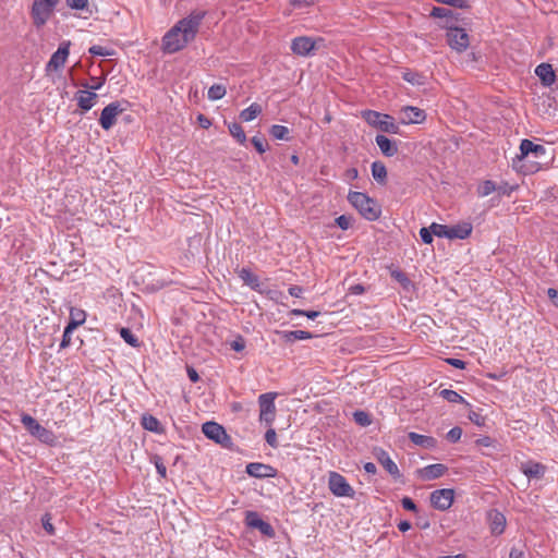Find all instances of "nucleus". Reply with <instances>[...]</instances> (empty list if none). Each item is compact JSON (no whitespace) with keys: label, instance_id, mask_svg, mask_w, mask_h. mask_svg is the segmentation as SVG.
I'll use <instances>...</instances> for the list:
<instances>
[{"label":"nucleus","instance_id":"nucleus-1","mask_svg":"<svg viewBox=\"0 0 558 558\" xmlns=\"http://www.w3.org/2000/svg\"><path fill=\"white\" fill-rule=\"evenodd\" d=\"M205 10H193L187 16L178 21L162 37V51L175 53L193 41L205 19Z\"/></svg>","mask_w":558,"mask_h":558},{"label":"nucleus","instance_id":"nucleus-2","mask_svg":"<svg viewBox=\"0 0 558 558\" xmlns=\"http://www.w3.org/2000/svg\"><path fill=\"white\" fill-rule=\"evenodd\" d=\"M349 203L359 210L363 218L374 221L380 216V208L376 202L362 192H350L348 195Z\"/></svg>","mask_w":558,"mask_h":558},{"label":"nucleus","instance_id":"nucleus-3","mask_svg":"<svg viewBox=\"0 0 558 558\" xmlns=\"http://www.w3.org/2000/svg\"><path fill=\"white\" fill-rule=\"evenodd\" d=\"M362 117L371 126H374L381 132L390 134L399 133L398 124L395 123L393 118L389 114L374 110H364L362 112Z\"/></svg>","mask_w":558,"mask_h":558},{"label":"nucleus","instance_id":"nucleus-4","mask_svg":"<svg viewBox=\"0 0 558 558\" xmlns=\"http://www.w3.org/2000/svg\"><path fill=\"white\" fill-rule=\"evenodd\" d=\"M21 423L25 427V429L34 437H36L39 441L46 445H53L56 441V435L50 429H47L43 425L38 423L36 418L31 416L29 414H22Z\"/></svg>","mask_w":558,"mask_h":558},{"label":"nucleus","instance_id":"nucleus-5","mask_svg":"<svg viewBox=\"0 0 558 558\" xmlns=\"http://www.w3.org/2000/svg\"><path fill=\"white\" fill-rule=\"evenodd\" d=\"M202 432L208 439L214 440L223 448L231 449L233 446L232 438L227 434L225 427L216 422L204 423Z\"/></svg>","mask_w":558,"mask_h":558},{"label":"nucleus","instance_id":"nucleus-6","mask_svg":"<svg viewBox=\"0 0 558 558\" xmlns=\"http://www.w3.org/2000/svg\"><path fill=\"white\" fill-rule=\"evenodd\" d=\"M276 392L262 393L258 397L259 405V421L265 422L267 425H271L276 416L275 399Z\"/></svg>","mask_w":558,"mask_h":558},{"label":"nucleus","instance_id":"nucleus-7","mask_svg":"<svg viewBox=\"0 0 558 558\" xmlns=\"http://www.w3.org/2000/svg\"><path fill=\"white\" fill-rule=\"evenodd\" d=\"M328 487L330 492L337 497L353 498L355 495V490L348 483L347 478L337 472L329 473Z\"/></svg>","mask_w":558,"mask_h":558},{"label":"nucleus","instance_id":"nucleus-8","mask_svg":"<svg viewBox=\"0 0 558 558\" xmlns=\"http://www.w3.org/2000/svg\"><path fill=\"white\" fill-rule=\"evenodd\" d=\"M446 38L449 47L457 52L465 51L470 46L469 34L463 27H451L448 26V33Z\"/></svg>","mask_w":558,"mask_h":558},{"label":"nucleus","instance_id":"nucleus-9","mask_svg":"<svg viewBox=\"0 0 558 558\" xmlns=\"http://www.w3.org/2000/svg\"><path fill=\"white\" fill-rule=\"evenodd\" d=\"M56 7H49L40 0H34L31 8V17L36 28H41L53 14Z\"/></svg>","mask_w":558,"mask_h":558},{"label":"nucleus","instance_id":"nucleus-10","mask_svg":"<svg viewBox=\"0 0 558 558\" xmlns=\"http://www.w3.org/2000/svg\"><path fill=\"white\" fill-rule=\"evenodd\" d=\"M120 101L110 102L106 106L99 118V124L106 131L110 130L117 122V117L123 112Z\"/></svg>","mask_w":558,"mask_h":558},{"label":"nucleus","instance_id":"nucleus-11","mask_svg":"<svg viewBox=\"0 0 558 558\" xmlns=\"http://www.w3.org/2000/svg\"><path fill=\"white\" fill-rule=\"evenodd\" d=\"M70 40H64L59 45L58 50L52 53L50 60L46 64L47 72L58 71L64 66L70 53Z\"/></svg>","mask_w":558,"mask_h":558},{"label":"nucleus","instance_id":"nucleus-12","mask_svg":"<svg viewBox=\"0 0 558 558\" xmlns=\"http://www.w3.org/2000/svg\"><path fill=\"white\" fill-rule=\"evenodd\" d=\"M454 492L450 488L436 489L430 494L432 506L440 511L448 510L453 502Z\"/></svg>","mask_w":558,"mask_h":558},{"label":"nucleus","instance_id":"nucleus-13","mask_svg":"<svg viewBox=\"0 0 558 558\" xmlns=\"http://www.w3.org/2000/svg\"><path fill=\"white\" fill-rule=\"evenodd\" d=\"M318 41H323V38H318ZM317 40H314L307 36H300L292 39L291 51L294 54L306 57L314 52L316 49Z\"/></svg>","mask_w":558,"mask_h":558},{"label":"nucleus","instance_id":"nucleus-14","mask_svg":"<svg viewBox=\"0 0 558 558\" xmlns=\"http://www.w3.org/2000/svg\"><path fill=\"white\" fill-rule=\"evenodd\" d=\"M245 523L252 529H257L263 535L269 538H272L276 535L272 525L264 521L255 511H246Z\"/></svg>","mask_w":558,"mask_h":558},{"label":"nucleus","instance_id":"nucleus-15","mask_svg":"<svg viewBox=\"0 0 558 558\" xmlns=\"http://www.w3.org/2000/svg\"><path fill=\"white\" fill-rule=\"evenodd\" d=\"M546 154L543 145L535 144L530 140H522L520 144V155L517 156L518 161H522L532 156L534 159H541Z\"/></svg>","mask_w":558,"mask_h":558},{"label":"nucleus","instance_id":"nucleus-16","mask_svg":"<svg viewBox=\"0 0 558 558\" xmlns=\"http://www.w3.org/2000/svg\"><path fill=\"white\" fill-rule=\"evenodd\" d=\"M245 472L255 478L275 477L277 475V469L269 464L260 462H251L246 465Z\"/></svg>","mask_w":558,"mask_h":558},{"label":"nucleus","instance_id":"nucleus-17","mask_svg":"<svg viewBox=\"0 0 558 558\" xmlns=\"http://www.w3.org/2000/svg\"><path fill=\"white\" fill-rule=\"evenodd\" d=\"M374 454L377 461L395 480L401 477V473L399 471L398 465L393 462V460L390 458L387 451H385L381 448H376Z\"/></svg>","mask_w":558,"mask_h":558},{"label":"nucleus","instance_id":"nucleus-18","mask_svg":"<svg viewBox=\"0 0 558 558\" xmlns=\"http://www.w3.org/2000/svg\"><path fill=\"white\" fill-rule=\"evenodd\" d=\"M487 521L493 535H500L505 532L507 520L499 510L490 509L487 512Z\"/></svg>","mask_w":558,"mask_h":558},{"label":"nucleus","instance_id":"nucleus-19","mask_svg":"<svg viewBox=\"0 0 558 558\" xmlns=\"http://www.w3.org/2000/svg\"><path fill=\"white\" fill-rule=\"evenodd\" d=\"M401 122L403 124H418L425 121L426 113L423 109L413 106L403 107L401 110Z\"/></svg>","mask_w":558,"mask_h":558},{"label":"nucleus","instance_id":"nucleus-20","mask_svg":"<svg viewBox=\"0 0 558 558\" xmlns=\"http://www.w3.org/2000/svg\"><path fill=\"white\" fill-rule=\"evenodd\" d=\"M447 471L448 468L445 464L436 463L418 469L417 474L423 481H432L441 477Z\"/></svg>","mask_w":558,"mask_h":558},{"label":"nucleus","instance_id":"nucleus-21","mask_svg":"<svg viewBox=\"0 0 558 558\" xmlns=\"http://www.w3.org/2000/svg\"><path fill=\"white\" fill-rule=\"evenodd\" d=\"M78 108L83 111L90 110L98 99V95L93 90H78L75 94Z\"/></svg>","mask_w":558,"mask_h":558},{"label":"nucleus","instance_id":"nucleus-22","mask_svg":"<svg viewBox=\"0 0 558 558\" xmlns=\"http://www.w3.org/2000/svg\"><path fill=\"white\" fill-rule=\"evenodd\" d=\"M521 472L527 478H542L546 472V466L539 462L529 461L522 463L520 468Z\"/></svg>","mask_w":558,"mask_h":558},{"label":"nucleus","instance_id":"nucleus-23","mask_svg":"<svg viewBox=\"0 0 558 558\" xmlns=\"http://www.w3.org/2000/svg\"><path fill=\"white\" fill-rule=\"evenodd\" d=\"M375 142L386 157H392L398 153L397 143L383 134L376 135Z\"/></svg>","mask_w":558,"mask_h":558},{"label":"nucleus","instance_id":"nucleus-24","mask_svg":"<svg viewBox=\"0 0 558 558\" xmlns=\"http://www.w3.org/2000/svg\"><path fill=\"white\" fill-rule=\"evenodd\" d=\"M535 74L539 77L544 86H550L556 81L555 71L549 63H541L535 69Z\"/></svg>","mask_w":558,"mask_h":558},{"label":"nucleus","instance_id":"nucleus-25","mask_svg":"<svg viewBox=\"0 0 558 558\" xmlns=\"http://www.w3.org/2000/svg\"><path fill=\"white\" fill-rule=\"evenodd\" d=\"M238 276L244 284L248 286L252 290L260 292L259 278L253 274L251 269L243 267L238 271Z\"/></svg>","mask_w":558,"mask_h":558},{"label":"nucleus","instance_id":"nucleus-26","mask_svg":"<svg viewBox=\"0 0 558 558\" xmlns=\"http://www.w3.org/2000/svg\"><path fill=\"white\" fill-rule=\"evenodd\" d=\"M409 439L416 446L425 449H434L437 446V439L432 436L421 435L414 432L409 433Z\"/></svg>","mask_w":558,"mask_h":558},{"label":"nucleus","instance_id":"nucleus-27","mask_svg":"<svg viewBox=\"0 0 558 558\" xmlns=\"http://www.w3.org/2000/svg\"><path fill=\"white\" fill-rule=\"evenodd\" d=\"M473 227L470 222H462L454 225L452 227H449V234L450 240L452 239H460L464 240L470 236L472 233Z\"/></svg>","mask_w":558,"mask_h":558},{"label":"nucleus","instance_id":"nucleus-28","mask_svg":"<svg viewBox=\"0 0 558 558\" xmlns=\"http://www.w3.org/2000/svg\"><path fill=\"white\" fill-rule=\"evenodd\" d=\"M86 320V313L84 310L78 307L70 308V319L68 323L69 328H77L83 325Z\"/></svg>","mask_w":558,"mask_h":558},{"label":"nucleus","instance_id":"nucleus-29","mask_svg":"<svg viewBox=\"0 0 558 558\" xmlns=\"http://www.w3.org/2000/svg\"><path fill=\"white\" fill-rule=\"evenodd\" d=\"M372 175L374 180L379 184H386L387 182V169L384 162L374 161L372 163Z\"/></svg>","mask_w":558,"mask_h":558},{"label":"nucleus","instance_id":"nucleus-30","mask_svg":"<svg viewBox=\"0 0 558 558\" xmlns=\"http://www.w3.org/2000/svg\"><path fill=\"white\" fill-rule=\"evenodd\" d=\"M280 335L282 336L286 342L291 343L296 340H306L312 339L314 337L313 333L305 330L281 331Z\"/></svg>","mask_w":558,"mask_h":558},{"label":"nucleus","instance_id":"nucleus-31","mask_svg":"<svg viewBox=\"0 0 558 558\" xmlns=\"http://www.w3.org/2000/svg\"><path fill=\"white\" fill-rule=\"evenodd\" d=\"M141 423H142L143 428L146 430L154 432V433L162 432L160 422L155 416H153L150 414H144L142 416Z\"/></svg>","mask_w":558,"mask_h":558},{"label":"nucleus","instance_id":"nucleus-32","mask_svg":"<svg viewBox=\"0 0 558 558\" xmlns=\"http://www.w3.org/2000/svg\"><path fill=\"white\" fill-rule=\"evenodd\" d=\"M262 113L260 105L254 102L250 107L245 108L240 113V119L244 122H248L257 118Z\"/></svg>","mask_w":558,"mask_h":558},{"label":"nucleus","instance_id":"nucleus-33","mask_svg":"<svg viewBox=\"0 0 558 558\" xmlns=\"http://www.w3.org/2000/svg\"><path fill=\"white\" fill-rule=\"evenodd\" d=\"M390 276L392 279H395L398 283H400V286L409 291L410 288L413 287V283L412 281L410 280V278L408 277V275L405 272H403L402 270H399V269H392L390 271Z\"/></svg>","mask_w":558,"mask_h":558},{"label":"nucleus","instance_id":"nucleus-34","mask_svg":"<svg viewBox=\"0 0 558 558\" xmlns=\"http://www.w3.org/2000/svg\"><path fill=\"white\" fill-rule=\"evenodd\" d=\"M439 395L445 399L447 400L448 402H451V403H463L465 404L466 407H471V404L462 397L460 396L457 391L454 390H451V389H442Z\"/></svg>","mask_w":558,"mask_h":558},{"label":"nucleus","instance_id":"nucleus-35","mask_svg":"<svg viewBox=\"0 0 558 558\" xmlns=\"http://www.w3.org/2000/svg\"><path fill=\"white\" fill-rule=\"evenodd\" d=\"M229 132L240 144H245L246 135L242 125L238 122H231L228 124Z\"/></svg>","mask_w":558,"mask_h":558},{"label":"nucleus","instance_id":"nucleus-36","mask_svg":"<svg viewBox=\"0 0 558 558\" xmlns=\"http://www.w3.org/2000/svg\"><path fill=\"white\" fill-rule=\"evenodd\" d=\"M497 190V183L492 180H485L478 184L476 193L480 197H485L490 195Z\"/></svg>","mask_w":558,"mask_h":558},{"label":"nucleus","instance_id":"nucleus-37","mask_svg":"<svg viewBox=\"0 0 558 558\" xmlns=\"http://www.w3.org/2000/svg\"><path fill=\"white\" fill-rule=\"evenodd\" d=\"M269 134L276 140L289 141L290 130L284 125L274 124L269 130Z\"/></svg>","mask_w":558,"mask_h":558},{"label":"nucleus","instance_id":"nucleus-38","mask_svg":"<svg viewBox=\"0 0 558 558\" xmlns=\"http://www.w3.org/2000/svg\"><path fill=\"white\" fill-rule=\"evenodd\" d=\"M402 78L412 85H423L424 75L412 70H407L402 73Z\"/></svg>","mask_w":558,"mask_h":558},{"label":"nucleus","instance_id":"nucleus-39","mask_svg":"<svg viewBox=\"0 0 558 558\" xmlns=\"http://www.w3.org/2000/svg\"><path fill=\"white\" fill-rule=\"evenodd\" d=\"M227 93L226 86L222 84H214L208 89V98L210 100H219L225 97Z\"/></svg>","mask_w":558,"mask_h":558},{"label":"nucleus","instance_id":"nucleus-40","mask_svg":"<svg viewBox=\"0 0 558 558\" xmlns=\"http://www.w3.org/2000/svg\"><path fill=\"white\" fill-rule=\"evenodd\" d=\"M120 336L131 347H133V348L140 347V341H138L137 337L131 331V329L122 327L120 329Z\"/></svg>","mask_w":558,"mask_h":558},{"label":"nucleus","instance_id":"nucleus-41","mask_svg":"<svg viewBox=\"0 0 558 558\" xmlns=\"http://www.w3.org/2000/svg\"><path fill=\"white\" fill-rule=\"evenodd\" d=\"M353 418L356 424H359L360 426H363V427L368 426L372 423L371 415L367 412L362 411V410L355 411L353 413Z\"/></svg>","mask_w":558,"mask_h":558},{"label":"nucleus","instance_id":"nucleus-42","mask_svg":"<svg viewBox=\"0 0 558 558\" xmlns=\"http://www.w3.org/2000/svg\"><path fill=\"white\" fill-rule=\"evenodd\" d=\"M430 229H432V232H433L434 235H436L438 238L450 239L449 227L448 226L440 225V223H437V222H433L430 225Z\"/></svg>","mask_w":558,"mask_h":558},{"label":"nucleus","instance_id":"nucleus-43","mask_svg":"<svg viewBox=\"0 0 558 558\" xmlns=\"http://www.w3.org/2000/svg\"><path fill=\"white\" fill-rule=\"evenodd\" d=\"M452 15V10L442 8V7H434L430 11V16L439 17L446 20Z\"/></svg>","mask_w":558,"mask_h":558},{"label":"nucleus","instance_id":"nucleus-44","mask_svg":"<svg viewBox=\"0 0 558 558\" xmlns=\"http://www.w3.org/2000/svg\"><path fill=\"white\" fill-rule=\"evenodd\" d=\"M89 53L93 56H100V57H109L113 54L112 50L107 49L106 47L94 45L89 48Z\"/></svg>","mask_w":558,"mask_h":558},{"label":"nucleus","instance_id":"nucleus-45","mask_svg":"<svg viewBox=\"0 0 558 558\" xmlns=\"http://www.w3.org/2000/svg\"><path fill=\"white\" fill-rule=\"evenodd\" d=\"M51 514L50 513H45L41 518V523H43V527L44 530L49 534V535H54L56 533V529L53 526V524L51 523Z\"/></svg>","mask_w":558,"mask_h":558},{"label":"nucleus","instance_id":"nucleus-46","mask_svg":"<svg viewBox=\"0 0 558 558\" xmlns=\"http://www.w3.org/2000/svg\"><path fill=\"white\" fill-rule=\"evenodd\" d=\"M251 143H252V145L254 146V148H255L259 154H264V153L266 151V149L268 148V144H267V142H266L264 138L258 137V136H254V137H252Z\"/></svg>","mask_w":558,"mask_h":558},{"label":"nucleus","instance_id":"nucleus-47","mask_svg":"<svg viewBox=\"0 0 558 558\" xmlns=\"http://www.w3.org/2000/svg\"><path fill=\"white\" fill-rule=\"evenodd\" d=\"M462 436V428L459 427V426H454L452 427L446 435L447 439L452 442V444H456L460 440Z\"/></svg>","mask_w":558,"mask_h":558},{"label":"nucleus","instance_id":"nucleus-48","mask_svg":"<svg viewBox=\"0 0 558 558\" xmlns=\"http://www.w3.org/2000/svg\"><path fill=\"white\" fill-rule=\"evenodd\" d=\"M459 13H454L452 11V15L450 17H447L445 21H444V24L441 25L442 28H445L447 32H448V26H451V27H461L459 25V22H460V19H459Z\"/></svg>","mask_w":558,"mask_h":558},{"label":"nucleus","instance_id":"nucleus-49","mask_svg":"<svg viewBox=\"0 0 558 558\" xmlns=\"http://www.w3.org/2000/svg\"><path fill=\"white\" fill-rule=\"evenodd\" d=\"M265 440L266 442L271 447V448H278L279 444H278V440H277V434H276V430L274 428H269L266 433H265Z\"/></svg>","mask_w":558,"mask_h":558},{"label":"nucleus","instance_id":"nucleus-50","mask_svg":"<svg viewBox=\"0 0 558 558\" xmlns=\"http://www.w3.org/2000/svg\"><path fill=\"white\" fill-rule=\"evenodd\" d=\"M66 5L73 10H87L88 0H65Z\"/></svg>","mask_w":558,"mask_h":558},{"label":"nucleus","instance_id":"nucleus-51","mask_svg":"<svg viewBox=\"0 0 558 558\" xmlns=\"http://www.w3.org/2000/svg\"><path fill=\"white\" fill-rule=\"evenodd\" d=\"M336 225L342 230H348L352 225V218L347 215H341L336 218Z\"/></svg>","mask_w":558,"mask_h":558},{"label":"nucleus","instance_id":"nucleus-52","mask_svg":"<svg viewBox=\"0 0 558 558\" xmlns=\"http://www.w3.org/2000/svg\"><path fill=\"white\" fill-rule=\"evenodd\" d=\"M73 330H75V328H69L68 325L65 326V328L63 330L60 348H66L71 344V335H72Z\"/></svg>","mask_w":558,"mask_h":558},{"label":"nucleus","instance_id":"nucleus-53","mask_svg":"<svg viewBox=\"0 0 558 558\" xmlns=\"http://www.w3.org/2000/svg\"><path fill=\"white\" fill-rule=\"evenodd\" d=\"M433 235L434 234L432 232L430 226L428 228H421L420 236L425 244H430L433 242Z\"/></svg>","mask_w":558,"mask_h":558},{"label":"nucleus","instance_id":"nucleus-54","mask_svg":"<svg viewBox=\"0 0 558 558\" xmlns=\"http://www.w3.org/2000/svg\"><path fill=\"white\" fill-rule=\"evenodd\" d=\"M436 2L448 4L452 7H457L460 9L469 7V0H435Z\"/></svg>","mask_w":558,"mask_h":558},{"label":"nucleus","instance_id":"nucleus-55","mask_svg":"<svg viewBox=\"0 0 558 558\" xmlns=\"http://www.w3.org/2000/svg\"><path fill=\"white\" fill-rule=\"evenodd\" d=\"M469 420L477 426L485 425V417L475 411H470Z\"/></svg>","mask_w":558,"mask_h":558},{"label":"nucleus","instance_id":"nucleus-56","mask_svg":"<svg viewBox=\"0 0 558 558\" xmlns=\"http://www.w3.org/2000/svg\"><path fill=\"white\" fill-rule=\"evenodd\" d=\"M512 191H513V187L510 186L508 183L497 184V190H495V192H497V194L499 196H504V195L509 196Z\"/></svg>","mask_w":558,"mask_h":558},{"label":"nucleus","instance_id":"nucleus-57","mask_svg":"<svg viewBox=\"0 0 558 558\" xmlns=\"http://www.w3.org/2000/svg\"><path fill=\"white\" fill-rule=\"evenodd\" d=\"M401 505L408 511H412V512L417 511V506L410 497H403L401 500Z\"/></svg>","mask_w":558,"mask_h":558},{"label":"nucleus","instance_id":"nucleus-58","mask_svg":"<svg viewBox=\"0 0 558 558\" xmlns=\"http://www.w3.org/2000/svg\"><path fill=\"white\" fill-rule=\"evenodd\" d=\"M446 362L454 367V368H458V369H464L466 367V363L462 360H459V359H453V357H449L446 360Z\"/></svg>","mask_w":558,"mask_h":558},{"label":"nucleus","instance_id":"nucleus-59","mask_svg":"<svg viewBox=\"0 0 558 558\" xmlns=\"http://www.w3.org/2000/svg\"><path fill=\"white\" fill-rule=\"evenodd\" d=\"M231 349L241 352L245 348V341L242 337H239L238 339L233 340L230 344Z\"/></svg>","mask_w":558,"mask_h":558},{"label":"nucleus","instance_id":"nucleus-60","mask_svg":"<svg viewBox=\"0 0 558 558\" xmlns=\"http://www.w3.org/2000/svg\"><path fill=\"white\" fill-rule=\"evenodd\" d=\"M197 122L199 126L203 129H209L211 126V120L203 113H199L197 116Z\"/></svg>","mask_w":558,"mask_h":558},{"label":"nucleus","instance_id":"nucleus-61","mask_svg":"<svg viewBox=\"0 0 558 558\" xmlns=\"http://www.w3.org/2000/svg\"><path fill=\"white\" fill-rule=\"evenodd\" d=\"M365 292V287L361 283L353 284L349 288V293L354 295H360Z\"/></svg>","mask_w":558,"mask_h":558},{"label":"nucleus","instance_id":"nucleus-62","mask_svg":"<svg viewBox=\"0 0 558 558\" xmlns=\"http://www.w3.org/2000/svg\"><path fill=\"white\" fill-rule=\"evenodd\" d=\"M303 288L300 286H291L289 288V294L294 298H301L303 294Z\"/></svg>","mask_w":558,"mask_h":558},{"label":"nucleus","instance_id":"nucleus-63","mask_svg":"<svg viewBox=\"0 0 558 558\" xmlns=\"http://www.w3.org/2000/svg\"><path fill=\"white\" fill-rule=\"evenodd\" d=\"M547 295L553 301V303L558 307V290L549 288L547 290Z\"/></svg>","mask_w":558,"mask_h":558},{"label":"nucleus","instance_id":"nucleus-64","mask_svg":"<svg viewBox=\"0 0 558 558\" xmlns=\"http://www.w3.org/2000/svg\"><path fill=\"white\" fill-rule=\"evenodd\" d=\"M509 558H525V555L520 549L511 548V550L509 553Z\"/></svg>","mask_w":558,"mask_h":558}]
</instances>
